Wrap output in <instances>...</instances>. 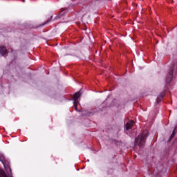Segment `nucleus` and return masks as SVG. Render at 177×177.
I'll return each instance as SVG.
<instances>
[{"label":"nucleus","instance_id":"obj_1","mask_svg":"<svg viewBox=\"0 0 177 177\" xmlns=\"http://www.w3.org/2000/svg\"><path fill=\"white\" fill-rule=\"evenodd\" d=\"M147 136H149V132L147 131H144L141 136L136 138L134 145L138 143L139 147H142L145 145V140H146Z\"/></svg>","mask_w":177,"mask_h":177},{"label":"nucleus","instance_id":"obj_2","mask_svg":"<svg viewBox=\"0 0 177 177\" xmlns=\"http://www.w3.org/2000/svg\"><path fill=\"white\" fill-rule=\"evenodd\" d=\"M80 97H81V91L77 92L76 93H75L73 100V106L76 110V111H78V108L77 106V104L80 103Z\"/></svg>","mask_w":177,"mask_h":177},{"label":"nucleus","instance_id":"obj_3","mask_svg":"<svg viewBox=\"0 0 177 177\" xmlns=\"http://www.w3.org/2000/svg\"><path fill=\"white\" fill-rule=\"evenodd\" d=\"M173 74H174V70L171 69L167 76V78H166V82L167 84H169V82H171V81H172Z\"/></svg>","mask_w":177,"mask_h":177},{"label":"nucleus","instance_id":"obj_4","mask_svg":"<svg viewBox=\"0 0 177 177\" xmlns=\"http://www.w3.org/2000/svg\"><path fill=\"white\" fill-rule=\"evenodd\" d=\"M135 124V122H133V120H130L129 122H128L126 125H125V129L127 131H129V129H131L132 128V127H133V124Z\"/></svg>","mask_w":177,"mask_h":177},{"label":"nucleus","instance_id":"obj_5","mask_svg":"<svg viewBox=\"0 0 177 177\" xmlns=\"http://www.w3.org/2000/svg\"><path fill=\"white\" fill-rule=\"evenodd\" d=\"M8 53V50H6V48L5 47H1L0 48V54L1 56H5Z\"/></svg>","mask_w":177,"mask_h":177},{"label":"nucleus","instance_id":"obj_6","mask_svg":"<svg viewBox=\"0 0 177 177\" xmlns=\"http://www.w3.org/2000/svg\"><path fill=\"white\" fill-rule=\"evenodd\" d=\"M176 129H177V126L175 127V129H174V131H173V133H172V134L170 137V139H172V138H174V136H175V130Z\"/></svg>","mask_w":177,"mask_h":177},{"label":"nucleus","instance_id":"obj_7","mask_svg":"<svg viewBox=\"0 0 177 177\" xmlns=\"http://www.w3.org/2000/svg\"><path fill=\"white\" fill-rule=\"evenodd\" d=\"M23 2H26V0H23Z\"/></svg>","mask_w":177,"mask_h":177}]
</instances>
